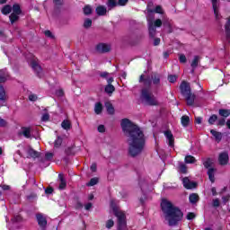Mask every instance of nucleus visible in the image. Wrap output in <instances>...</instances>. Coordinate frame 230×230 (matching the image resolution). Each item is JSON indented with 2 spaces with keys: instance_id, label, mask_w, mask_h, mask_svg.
<instances>
[{
  "instance_id": "69168bd1",
  "label": "nucleus",
  "mask_w": 230,
  "mask_h": 230,
  "mask_svg": "<svg viewBox=\"0 0 230 230\" xmlns=\"http://www.w3.org/2000/svg\"><path fill=\"white\" fill-rule=\"evenodd\" d=\"M96 169H97L96 164H93L91 165V167H90V170H91L92 172H96Z\"/></svg>"
},
{
  "instance_id": "3c124183",
  "label": "nucleus",
  "mask_w": 230,
  "mask_h": 230,
  "mask_svg": "<svg viewBox=\"0 0 230 230\" xmlns=\"http://www.w3.org/2000/svg\"><path fill=\"white\" fill-rule=\"evenodd\" d=\"M45 159L46 161H51L53 159V153H46Z\"/></svg>"
},
{
  "instance_id": "20e7f679",
  "label": "nucleus",
  "mask_w": 230,
  "mask_h": 230,
  "mask_svg": "<svg viewBox=\"0 0 230 230\" xmlns=\"http://www.w3.org/2000/svg\"><path fill=\"white\" fill-rule=\"evenodd\" d=\"M115 203L116 201H114V199L111 201V208H112L115 217L118 218L117 229L127 230V216H125L124 212L118 209Z\"/></svg>"
},
{
  "instance_id": "a878e982",
  "label": "nucleus",
  "mask_w": 230,
  "mask_h": 230,
  "mask_svg": "<svg viewBox=\"0 0 230 230\" xmlns=\"http://www.w3.org/2000/svg\"><path fill=\"white\" fill-rule=\"evenodd\" d=\"M102 111H103V106L102 105V102L95 103V106H94L95 114H102Z\"/></svg>"
},
{
  "instance_id": "dca6fc26",
  "label": "nucleus",
  "mask_w": 230,
  "mask_h": 230,
  "mask_svg": "<svg viewBox=\"0 0 230 230\" xmlns=\"http://www.w3.org/2000/svg\"><path fill=\"white\" fill-rule=\"evenodd\" d=\"M95 13L99 16H103L107 14V7L105 5H98L95 9Z\"/></svg>"
},
{
  "instance_id": "052dcab7",
  "label": "nucleus",
  "mask_w": 230,
  "mask_h": 230,
  "mask_svg": "<svg viewBox=\"0 0 230 230\" xmlns=\"http://www.w3.org/2000/svg\"><path fill=\"white\" fill-rule=\"evenodd\" d=\"M98 132H101V133L105 132V126L100 125V126L98 127Z\"/></svg>"
},
{
  "instance_id": "c03bdc74",
  "label": "nucleus",
  "mask_w": 230,
  "mask_h": 230,
  "mask_svg": "<svg viewBox=\"0 0 230 230\" xmlns=\"http://www.w3.org/2000/svg\"><path fill=\"white\" fill-rule=\"evenodd\" d=\"M111 227H114V220L110 219L106 222V228L111 229Z\"/></svg>"
},
{
  "instance_id": "58836bf2",
  "label": "nucleus",
  "mask_w": 230,
  "mask_h": 230,
  "mask_svg": "<svg viewBox=\"0 0 230 230\" xmlns=\"http://www.w3.org/2000/svg\"><path fill=\"white\" fill-rule=\"evenodd\" d=\"M13 13H16L18 15H21V6H19V4H14L13 6Z\"/></svg>"
},
{
  "instance_id": "09e8293b",
  "label": "nucleus",
  "mask_w": 230,
  "mask_h": 230,
  "mask_svg": "<svg viewBox=\"0 0 230 230\" xmlns=\"http://www.w3.org/2000/svg\"><path fill=\"white\" fill-rule=\"evenodd\" d=\"M155 13H163V7L161 5H157L155 10H153Z\"/></svg>"
},
{
  "instance_id": "de8ad7c7",
  "label": "nucleus",
  "mask_w": 230,
  "mask_h": 230,
  "mask_svg": "<svg viewBox=\"0 0 230 230\" xmlns=\"http://www.w3.org/2000/svg\"><path fill=\"white\" fill-rule=\"evenodd\" d=\"M217 125L218 127H224V125H226V119H219L217 120Z\"/></svg>"
},
{
  "instance_id": "ddd939ff",
  "label": "nucleus",
  "mask_w": 230,
  "mask_h": 230,
  "mask_svg": "<svg viewBox=\"0 0 230 230\" xmlns=\"http://www.w3.org/2000/svg\"><path fill=\"white\" fill-rule=\"evenodd\" d=\"M182 183L184 188H186V190H193V188H197V183L190 181V179L186 177L182 179Z\"/></svg>"
},
{
  "instance_id": "f257e3e1",
  "label": "nucleus",
  "mask_w": 230,
  "mask_h": 230,
  "mask_svg": "<svg viewBox=\"0 0 230 230\" xmlns=\"http://www.w3.org/2000/svg\"><path fill=\"white\" fill-rule=\"evenodd\" d=\"M120 125L125 136L128 137L129 155L131 157L139 155L145 148V134L137 125L132 123L128 119H123Z\"/></svg>"
},
{
  "instance_id": "423d86ee",
  "label": "nucleus",
  "mask_w": 230,
  "mask_h": 230,
  "mask_svg": "<svg viewBox=\"0 0 230 230\" xmlns=\"http://www.w3.org/2000/svg\"><path fill=\"white\" fill-rule=\"evenodd\" d=\"M139 82H143L146 85H155V87H161V75L154 73L151 75V80L149 78L145 79V75H141Z\"/></svg>"
},
{
  "instance_id": "9d476101",
  "label": "nucleus",
  "mask_w": 230,
  "mask_h": 230,
  "mask_svg": "<svg viewBox=\"0 0 230 230\" xmlns=\"http://www.w3.org/2000/svg\"><path fill=\"white\" fill-rule=\"evenodd\" d=\"M31 66L33 71H35V73L38 75V76H40V78H41L42 77V67L40 66V65H39V63L35 59H32L31 61Z\"/></svg>"
},
{
  "instance_id": "4be33fe9",
  "label": "nucleus",
  "mask_w": 230,
  "mask_h": 230,
  "mask_svg": "<svg viewBox=\"0 0 230 230\" xmlns=\"http://www.w3.org/2000/svg\"><path fill=\"white\" fill-rule=\"evenodd\" d=\"M181 123L182 127H188V125H190V117L188 115H183L181 119Z\"/></svg>"
},
{
  "instance_id": "aec40b11",
  "label": "nucleus",
  "mask_w": 230,
  "mask_h": 230,
  "mask_svg": "<svg viewBox=\"0 0 230 230\" xmlns=\"http://www.w3.org/2000/svg\"><path fill=\"white\" fill-rule=\"evenodd\" d=\"M8 79V72L6 70H0V83L3 84Z\"/></svg>"
},
{
  "instance_id": "e2e57ef3",
  "label": "nucleus",
  "mask_w": 230,
  "mask_h": 230,
  "mask_svg": "<svg viewBox=\"0 0 230 230\" xmlns=\"http://www.w3.org/2000/svg\"><path fill=\"white\" fill-rule=\"evenodd\" d=\"M159 44H161V39L159 38L155 39L154 46H159Z\"/></svg>"
},
{
  "instance_id": "bf43d9fd",
  "label": "nucleus",
  "mask_w": 230,
  "mask_h": 230,
  "mask_svg": "<svg viewBox=\"0 0 230 230\" xmlns=\"http://www.w3.org/2000/svg\"><path fill=\"white\" fill-rule=\"evenodd\" d=\"M128 3V0H119V6H125Z\"/></svg>"
},
{
  "instance_id": "a211bd4d",
  "label": "nucleus",
  "mask_w": 230,
  "mask_h": 230,
  "mask_svg": "<svg viewBox=\"0 0 230 230\" xmlns=\"http://www.w3.org/2000/svg\"><path fill=\"white\" fill-rule=\"evenodd\" d=\"M210 133L212 134V136L215 137V139L217 143H220L222 141V133H220L215 129H211Z\"/></svg>"
},
{
  "instance_id": "e433bc0d",
  "label": "nucleus",
  "mask_w": 230,
  "mask_h": 230,
  "mask_svg": "<svg viewBox=\"0 0 230 230\" xmlns=\"http://www.w3.org/2000/svg\"><path fill=\"white\" fill-rule=\"evenodd\" d=\"M116 0H108L107 2V6L109 8V10H112V8H114L116 6Z\"/></svg>"
},
{
  "instance_id": "bb28decb",
  "label": "nucleus",
  "mask_w": 230,
  "mask_h": 230,
  "mask_svg": "<svg viewBox=\"0 0 230 230\" xmlns=\"http://www.w3.org/2000/svg\"><path fill=\"white\" fill-rule=\"evenodd\" d=\"M229 115H230V110H226V109L219 110V116H222V118H229Z\"/></svg>"
},
{
  "instance_id": "1a4fd4ad",
  "label": "nucleus",
  "mask_w": 230,
  "mask_h": 230,
  "mask_svg": "<svg viewBox=\"0 0 230 230\" xmlns=\"http://www.w3.org/2000/svg\"><path fill=\"white\" fill-rule=\"evenodd\" d=\"M111 49V45L107 43H99L96 46V51H98V53H109Z\"/></svg>"
},
{
  "instance_id": "f03ea898",
  "label": "nucleus",
  "mask_w": 230,
  "mask_h": 230,
  "mask_svg": "<svg viewBox=\"0 0 230 230\" xmlns=\"http://www.w3.org/2000/svg\"><path fill=\"white\" fill-rule=\"evenodd\" d=\"M161 208L165 220L168 221L169 226H177L184 217L182 211H181L179 208L173 206L168 199H162Z\"/></svg>"
},
{
  "instance_id": "49530a36",
  "label": "nucleus",
  "mask_w": 230,
  "mask_h": 230,
  "mask_svg": "<svg viewBox=\"0 0 230 230\" xmlns=\"http://www.w3.org/2000/svg\"><path fill=\"white\" fill-rule=\"evenodd\" d=\"M179 168H180V172H181V173H186V172H187L186 164H180Z\"/></svg>"
},
{
  "instance_id": "a18cd8bd",
  "label": "nucleus",
  "mask_w": 230,
  "mask_h": 230,
  "mask_svg": "<svg viewBox=\"0 0 230 230\" xmlns=\"http://www.w3.org/2000/svg\"><path fill=\"white\" fill-rule=\"evenodd\" d=\"M168 81L171 84H175V82H177V75H169L168 76Z\"/></svg>"
},
{
  "instance_id": "9b49d317",
  "label": "nucleus",
  "mask_w": 230,
  "mask_h": 230,
  "mask_svg": "<svg viewBox=\"0 0 230 230\" xmlns=\"http://www.w3.org/2000/svg\"><path fill=\"white\" fill-rule=\"evenodd\" d=\"M212 8L214 10V15L216 19L218 21L220 19L219 14V8H220V2L218 0H211Z\"/></svg>"
},
{
  "instance_id": "4c0bfd02",
  "label": "nucleus",
  "mask_w": 230,
  "mask_h": 230,
  "mask_svg": "<svg viewBox=\"0 0 230 230\" xmlns=\"http://www.w3.org/2000/svg\"><path fill=\"white\" fill-rule=\"evenodd\" d=\"M10 12H12V7L10 5H5L2 9V13H4V15H8V13H10Z\"/></svg>"
},
{
  "instance_id": "4468645a",
  "label": "nucleus",
  "mask_w": 230,
  "mask_h": 230,
  "mask_svg": "<svg viewBox=\"0 0 230 230\" xmlns=\"http://www.w3.org/2000/svg\"><path fill=\"white\" fill-rule=\"evenodd\" d=\"M219 164L225 165L227 164V163H229V154H227V152H223L219 155Z\"/></svg>"
},
{
  "instance_id": "774afa93",
  "label": "nucleus",
  "mask_w": 230,
  "mask_h": 230,
  "mask_svg": "<svg viewBox=\"0 0 230 230\" xmlns=\"http://www.w3.org/2000/svg\"><path fill=\"white\" fill-rule=\"evenodd\" d=\"M101 76H102V78H107V76H109V73L102 72V73H101Z\"/></svg>"
},
{
  "instance_id": "7ed1b4c3",
  "label": "nucleus",
  "mask_w": 230,
  "mask_h": 230,
  "mask_svg": "<svg viewBox=\"0 0 230 230\" xmlns=\"http://www.w3.org/2000/svg\"><path fill=\"white\" fill-rule=\"evenodd\" d=\"M154 10L150 9V5H147V24H148V30H149V36L154 39L155 37L156 30L155 28H161L163 26V22L161 19H157L154 22V19H155V16L154 14Z\"/></svg>"
},
{
  "instance_id": "c85d7f7f",
  "label": "nucleus",
  "mask_w": 230,
  "mask_h": 230,
  "mask_svg": "<svg viewBox=\"0 0 230 230\" xmlns=\"http://www.w3.org/2000/svg\"><path fill=\"white\" fill-rule=\"evenodd\" d=\"M105 93H107V94H112V93L114 91H116V88L114 87V85L112 84H108L106 85V87L104 88Z\"/></svg>"
},
{
  "instance_id": "ea45409f",
  "label": "nucleus",
  "mask_w": 230,
  "mask_h": 230,
  "mask_svg": "<svg viewBox=\"0 0 230 230\" xmlns=\"http://www.w3.org/2000/svg\"><path fill=\"white\" fill-rule=\"evenodd\" d=\"M138 184H139L140 189H141L142 191H145V189L148 188V183H146V181H140L138 182Z\"/></svg>"
},
{
  "instance_id": "6e6d98bb",
  "label": "nucleus",
  "mask_w": 230,
  "mask_h": 230,
  "mask_svg": "<svg viewBox=\"0 0 230 230\" xmlns=\"http://www.w3.org/2000/svg\"><path fill=\"white\" fill-rule=\"evenodd\" d=\"M193 218H195L194 213L190 212L189 214H187V220H193Z\"/></svg>"
},
{
  "instance_id": "8fccbe9b",
  "label": "nucleus",
  "mask_w": 230,
  "mask_h": 230,
  "mask_svg": "<svg viewBox=\"0 0 230 230\" xmlns=\"http://www.w3.org/2000/svg\"><path fill=\"white\" fill-rule=\"evenodd\" d=\"M179 60L181 64H186V56L184 54H181L180 55V58H179Z\"/></svg>"
},
{
  "instance_id": "79ce46f5",
  "label": "nucleus",
  "mask_w": 230,
  "mask_h": 230,
  "mask_svg": "<svg viewBox=\"0 0 230 230\" xmlns=\"http://www.w3.org/2000/svg\"><path fill=\"white\" fill-rule=\"evenodd\" d=\"M96 184H98V178H92L87 186H96Z\"/></svg>"
},
{
  "instance_id": "393cba45",
  "label": "nucleus",
  "mask_w": 230,
  "mask_h": 230,
  "mask_svg": "<svg viewBox=\"0 0 230 230\" xmlns=\"http://www.w3.org/2000/svg\"><path fill=\"white\" fill-rule=\"evenodd\" d=\"M189 200L190 204H197V202H199V196L195 193H192L190 195Z\"/></svg>"
},
{
  "instance_id": "5701e85b",
  "label": "nucleus",
  "mask_w": 230,
  "mask_h": 230,
  "mask_svg": "<svg viewBox=\"0 0 230 230\" xmlns=\"http://www.w3.org/2000/svg\"><path fill=\"white\" fill-rule=\"evenodd\" d=\"M27 154L29 157H33L34 159L39 157V152L33 150L32 148L27 149Z\"/></svg>"
},
{
  "instance_id": "603ef678",
  "label": "nucleus",
  "mask_w": 230,
  "mask_h": 230,
  "mask_svg": "<svg viewBox=\"0 0 230 230\" xmlns=\"http://www.w3.org/2000/svg\"><path fill=\"white\" fill-rule=\"evenodd\" d=\"M41 120L43 121H49V113H44L41 117Z\"/></svg>"
},
{
  "instance_id": "0eeeda50",
  "label": "nucleus",
  "mask_w": 230,
  "mask_h": 230,
  "mask_svg": "<svg viewBox=\"0 0 230 230\" xmlns=\"http://www.w3.org/2000/svg\"><path fill=\"white\" fill-rule=\"evenodd\" d=\"M180 91L182 96H186L187 94H190L191 93V87L190 86V84L186 81H182L180 85Z\"/></svg>"
},
{
  "instance_id": "f704fd0d",
  "label": "nucleus",
  "mask_w": 230,
  "mask_h": 230,
  "mask_svg": "<svg viewBox=\"0 0 230 230\" xmlns=\"http://www.w3.org/2000/svg\"><path fill=\"white\" fill-rule=\"evenodd\" d=\"M84 15H91V13H93V8L91 5H86L84 7Z\"/></svg>"
},
{
  "instance_id": "4d7b16f0",
  "label": "nucleus",
  "mask_w": 230,
  "mask_h": 230,
  "mask_svg": "<svg viewBox=\"0 0 230 230\" xmlns=\"http://www.w3.org/2000/svg\"><path fill=\"white\" fill-rule=\"evenodd\" d=\"M30 102H37V95L36 94H31L29 95Z\"/></svg>"
},
{
  "instance_id": "13d9d810",
  "label": "nucleus",
  "mask_w": 230,
  "mask_h": 230,
  "mask_svg": "<svg viewBox=\"0 0 230 230\" xmlns=\"http://www.w3.org/2000/svg\"><path fill=\"white\" fill-rule=\"evenodd\" d=\"M56 94L57 96H59V97L64 96V90L62 89L57 90Z\"/></svg>"
},
{
  "instance_id": "2eb2a0df",
  "label": "nucleus",
  "mask_w": 230,
  "mask_h": 230,
  "mask_svg": "<svg viewBox=\"0 0 230 230\" xmlns=\"http://www.w3.org/2000/svg\"><path fill=\"white\" fill-rule=\"evenodd\" d=\"M186 102H187V105L192 106L195 103V93H192L190 92V93H187V95H183Z\"/></svg>"
},
{
  "instance_id": "7c9ffc66",
  "label": "nucleus",
  "mask_w": 230,
  "mask_h": 230,
  "mask_svg": "<svg viewBox=\"0 0 230 230\" xmlns=\"http://www.w3.org/2000/svg\"><path fill=\"white\" fill-rule=\"evenodd\" d=\"M105 107L108 114H114V107L112 106V104H111V102H107L105 104Z\"/></svg>"
},
{
  "instance_id": "6ab92c4d",
  "label": "nucleus",
  "mask_w": 230,
  "mask_h": 230,
  "mask_svg": "<svg viewBox=\"0 0 230 230\" xmlns=\"http://www.w3.org/2000/svg\"><path fill=\"white\" fill-rule=\"evenodd\" d=\"M58 179L60 181L59 190H66V186H67V182L66 179H64V174H58Z\"/></svg>"
},
{
  "instance_id": "37998d69",
  "label": "nucleus",
  "mask_w": 230,
  "mask_h": 230,
  "mask_svg": "<svg viewBox=\"0 0 230 230\" xmlns=\"http://www.w3.org/2000/svg\"><path fill=\"white\" fill-rule=\"evenodd\" d=\"M93 26V20L91 19H86L84 22V28H91Z\"/></svg>"
},
{
  "instance_id": "473e14b6",
  "label": "nucleus",
  "mask_w": 230,
  "mask_h": 230,
  "mask_svg": "<svg viewBox=\"0 0 230 230\" xmlns=\"http://www.w3.org/2000/svg\"><path fill=\"white\" fill-rule=\"evenodd\" d=\"M9 19H10L12 24H13V22H15L16 21L19 20V14H17L15 13H12L11 15L9 16Z\"/></svg>"
},
{
  "instance_id": "39448f33",
  "label": "nucleus",
  "mask_w": 230,
  "mask_h": 230,
  "mask_svg": "<svg viewBox=\"0 0 230 230\" xmlns=\"http://www.w3.org/2000/svg\"><path fill=\"white\" fill-rule=\"evenodd\" d=\"M141 99L146 105H150V106L159 105V101H157V97H155V95L152 93L150 87L142 89Z\"/></svg>"
},
{
  "instance_id": "338daca9",
  "label": "nucleus",
  "mask_w": 230,
  "mask_h": 230,
  "mask_svg": "<svg viewBox=\"0 0 230 230\" xmlns=\"http://www.w3.org/2000/svg\"><path fill=\"white\" fill-rule=\"evenodd\" d=\"M0 127H6V120L0 119Z\"/></svg>"
},
{
  "instance_id": "f8f14e48",
  "label": "nucleus",
  "mask_w": 230,
  "mask_h": 230,
  "mask_svg": "<svg viewBox=\"0 0 230 230\" xmlns=\"http://www.w3.org/2000/svg\"><path fill=\"white\" fill-rule=\"evenodd\" d=\"M164 136L168 141L169 146H171V148H173V146H175V138H173V134H172V131H164Z\"/></svg>"
},
{
  "instance_id": "c756f323",
  "label": "nucleus",
  "mask_w": 230,
  "mask_h": 230,
  "mask_svg": "<svg viewBox=\"0 0 230 230\" xmlns=\"http://www.w3.org/2000/svg\"><path fill=\"white\" fill-rule=\"evenodd\" d=\"M197 160L193 157V155H187L185 156V163L187 164H193V163H196Z\"/></svg>"
},
{
  "instance_id": "c9c22d12",
  "label": "nucleus",
  "mask_w": 230,
  "mask_h": 230,
  "mask_svg": "<svg viewBox=\"0 0 230 230\" xmlns=\"http://www.w3.org/2000/svg\"><path fill=\"white\" fill-rule=\"evenodd\" d=\"M61 145H62V137H58L54 142V146L55 148H60Z\"/></svg>"
},
{
  "instance_id": "cd10ccee",
  "label": "nucleus",
  "mask_w": 230,
  "mask_h": 230,
  "mask_svg": "<svg viewBox=\"0 0 230 230\" xmlns=\"http://www.w3.org/2000/svg\"><path fill=\"white\" fill-rule=\"evenodd\" d=\"M61 127L62 128H64V130H70L71 129V122L69 120H63V122L61 123Z\"/></svg>"
},
{
  "instance_id": "a19ab883",
  "label": "nucleus",
  "mask_w": 230,
  "mask_h": 230,
  "mask_svg": "<svg viewBox=\"0 0 230 230\" xmlns=\"http://www.w3.org/2000/svg\"><path fill=\"white\" fill-rule=\"evenodd\" d=\"M217 119H218V117L217 115L210 116V118L208 119L209 125H215V121H217Z\"/></svg>"
},
{
  "instance_id": "680f3d73",
  "label": "nucleus",
  "mask_w": 230,
  "mask_h": 230,
  "mask_svg": "<svg viewBox=\"0 0 230 230\" xmlns=\"http://www.w3.org/2000/svg\"><path fill=\"white\" fill-rule=\"evenodd\" d=\"M46 37H49L50 39H53V33L50 32V31H45Z\"/></svg>"
},
{
  "instance_id": "412c9836",
  "label": "nucleus",
  "mask_w": 230,
  "mask_h": 230,
  "mask_svg": "<svg viewBox=\"0 0 230 230\" xmlns=\"http://www.w3.org/2000/svg\"><path fill=\"white\" fill-rule=\"evenodd\" d=\"M215 172H217V170L214 168H209L208 171V175L210 182H215Z\"/></svg>"
},
{
  "instance_id": "5fc2aeb1",
  "label": "nucleus",
  "mask_w": 230,
  "mask_h": 230,
  "mask_svg": "<svg viewBox=\"0 0 230 230\" xmlns=\"http://www.w3.org/2000/svg\"><path fill=\"white\" fill-rule=\"evenodd\" d=\"M213 206L214 208H218L220 206V200L218 199H213Z\"/></svg>"
},
{
  "instance_id": "0e129e2a",
  "label": "nucleus",
  "mask_w": 230,
  "mask_h": 230,
  "mask_svg": "<svg viewBox=\"0 0 230 230\" xmlns=\"http://www.w3.org/2000/svg\"><path fill=\"white\" fill-rule=\"evenodd\" d=\"M45 193H47L48 195H51V193H53V188H48L45 190Z\"/></svg>"
},
{
  "instance_id": "f3484780",
  "label": "nucleus",
  "mask_w": 230,
  "mask_h": 230,
  "mask_svg": "<svg viewBox=\"0 0 230 230\" xmlns=\"http://www.w3.org/2000/svg\"><path fill=\"white\" fill-rule=\"evenodd\" d=\"M20 134L24 136V137H26L27 139H30V137H31V128H22Z\"/></svg>"
},
{
  "instance_id": "864d4df0",
  "label": "nucleus",
  "mask_w": 230,
  "mask_h": 230,
  "mask_svg": "<svg viewBox=\"0 0 230 230\" xmlns=\"http://www.w3.org/2000/svg\"><path fill=\"white\" fill-rule=\"evenodd\" d=\"M230 200V195L223 196L222 197V201L224 204H227V201Z\"/></svg>"
},
{
  "instance_id": "2f4dec72",
  "label": "nucleus",
  "mask_w": 230,
  "mask_h": 230,
  "mask_svg": "<svg viewBox=\"0 0 230 230\" xmlns=\"http://www.w3.org/2000/svg\"><path fill=\"white\" fill-rule=\"evenodd\" d=\"M199 60H200V58L199 56H195L191 62L192 69H195L197 66H199Z\"/></svg>"
},
{
  "instance_id": "72a5a7b5",
  "label": "nucleus",
  "mask_w": 230,
  "mask_h": 230,
  "mask_svg": "<svg viewBox=\"0 0 230 230\" xmlns=\"http://www.w3.org/2000/svg\"><path fill=\"white\" fill-rule=\"evenodd\" d=\"M203 166H205V168H208L209 170V168L211 166H213V160L210 158H208L204 163H203Z\"/></svg>"
},
{
  "instance_id": "b1692460",
  "label": "nucleus",
  "mask_w": 230,
  "mask_h": 230,
  "mask_svg": "<svg viewBox=\"0 0 230 230\" xmlns=\"http://www.w3.org/2000/svg\"><path fill=\"white\" fill-rule=\"evenodd\" d=\"M0 101L6 102V92L4 91V87L0 85Z\"/></svg>"
},
{
  "instance_id": "6e6552de",
  "label": "nucleus",
  "mask_w": 230,
  "mask_h": 230,
  "mask_svg": "<svg viewBox=\"0 0 230 230\" xmlns=\"http://www.w3.org/2000/svg\"><path fill=\"white\" fill-rule=\"evenodd\" d=\"M36 220L41 229H45L48 226V220L46 219V217L40 213L36 215Z\"/></svg>"
}]
</instances>
